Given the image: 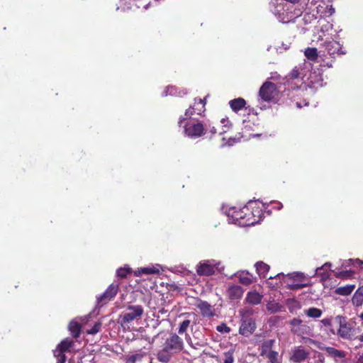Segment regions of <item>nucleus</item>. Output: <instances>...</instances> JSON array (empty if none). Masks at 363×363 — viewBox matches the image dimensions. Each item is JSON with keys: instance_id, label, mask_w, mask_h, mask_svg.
Instances as JSON below:
<instances>
[{"instance_id": "49", "label": "nucleus", "mask_w": 363, "mask_h": 363, "mask_svg": "<svg viewBox=\"0 0 363 363\" xmlns=\"http://www.w3.org/2000/svg\"><path fill=\"white\" fill-rule=\"evenodd\" d=\"M331 266H332V264L330 262H326L324 264H323L321 267H317L315 269V274H318V272L320 271V270H324L325 271V270L330 269Z\"/></svg>"}, {"instance_id": "58", "label": "nucleus", "mask_w": 363, "mask_h": 363, "mask_svg": "<svg viewBox=\"0 0 363 363\" xmlns=\"http://www.w3.org/2000/svg\"><path fill=\"white\" fill-rule=\"evenodd\" d=\"M282 46H283L284 50H285L289 48V45L288 44L282 43Z\"/></svg>"}, {"instance_id": "48", "label": "nucleus", "mask_w": 363, "mask_h": 363, "mask_svg": "<svg viewBox=\"0 0 363 363\" xmlns=\"http://www.w3.org/2000/svg\"><path fill=\"white\" fill-rule=\"evenodd\" d=\"M250 211H247V215L245 216V218H243V219H239V220H235L234 221H233V218L231 217H228V222L229 223H235V224H238L239 225V223L241 222V221H246L247 218L248 216H251L250 215Z\"/></svg>"}, {"instance_id": "15", "label": "nucleus", "mask_w": 363, "mask_h": 363, "mask_svg": "<svg viewBox=\"0 0 363 363\" xmlns=\"http://www.w3.org/2000/svg\"><path fill=\"white\" fill-rule=\"evenodd\" d=\"M195 306L199 309L201 315L204 317L210 318L216 314L213 306L206 301L199 300Z\"/></svg>"}, {"instance_id": "60", "label": "nucleus", "mask_w": 363, "mask_h": 363, "mask_svg": "<svg viewBox=\"0 0 363 363\" xmlns=\"http://www.w3.org/2000/svg\"><path fill=\"white\" fill-rule=\"evenodd\" d=\"M296 105L297 108H301L302 107V105H301V104L300 102H296Z\"/></svg>"}, {"instance_id": "52", "label": "nucleus", "mask_w": 363, "mask_h": 363, "mask_svg": "<svg viewBox=\"0 0 363 363\" xmlns=\"http://www.w3.org/2000/svg\"><path fill=\"white\" fill-rule=\"evenodd\" d=\"M186 341H187L188 344H189L191 347H193V348H194V349H197V348H198V347H197V346H202V345H201V344H199V343H196V345H194V344L192 343L191 340V338H190V337H189V336H188V337H186Z\"/></svg>"}, {"instance_id": "32", "label": "nucleus", "mask_w": 363, "mask_h": 363, "mask_svg": "<svg viewBox=\"0 0 363 363\" xmlns=\"http://www.w3.org/2000/svg\"><path fill=\"white\" fill-rule=\"evenodd\" d=\"M284 282L288 286V287L290 289H293V290L301 289L307 286L306 284H301L299 282L291 281L289 279H284Z\"/></svg>"}, {"instance_id": "24", "label": "nucleus", "mask_w": 363, "mask_h": 363, "mask_svg": "<svg viewBox=\"0 0 363 363\" xmlns=\"http://www.w3.org/2000/svg\"><path fill=\"white\" fill-rule=\"evenodd\" d=\"M274 340H267L264 341L260 346V354L265 357L267 354L272 352V347L274 344Z\"/></svg>"}, {"instance_id": "21", "label": "nucleus", "mask_w": 363, "mask_h": 363, "mask_svg": "<svg viewBox=\"0 0 363 363\" xmlns=\"http://www.w3.org/2000/svg\"><path fill=\"white\" fill-rule=\"evenodd\" d=\"M238 278L239 281L244 285H249L252 282V276L247 272H240L235 274Z\"/></svg>"}, {"instance_id": "30", "label": "nucleus", "mask_w": 363, "mask_h": 363, "mask_svg": "<svg viewBox=\"0 0 363 363\" xmlns=\"http://www.w3.org/2000/svg\"><path fill=\"white\" fill-rule=\"evenodd\" d=\"M69 329L71 333L72 334V335L74 337H77L79 336V335L80 333L81 325L78 322H77L75 320H72L69 324Z\"/></svg>"}, {"instance_id": "61", "label": "nucleus", "mask_w": 363, "mask_h": 363, "mask_svg": "<svg viewBox=\"0 0 363 363\" xmlns=\"http://www.w3.org/2000/svg\"><path fill=\"white\" fill-rule=\"evenodd\" d=\"M322 277L325 278V277H329V274L328 273H323V274H322Z\"/></svg>"}, {"instance_id": "55", "label": "nucleus", "mask_w": 363, "mask_h": 363, "mask_svg": "<svg viewBox=\"0 0 363 363\" xmlns=\"http://www.w3.org/2000/svg\"><path fill=\"white\" fill-rule=\"evenodd\" d=\"M239 140V139H235V138H229L228 143H227V145L228 146H231V145H233L235 143H237L238 141Z\"/></svg>"}, {"instance_id": "47", "label": "nucleus", "mask_w": 363, "mask_h": 363, "mask_svg": "<svg viewBox=\"0 0 363 363\" xmlns=\"http://www.w3.org/2000/svg\"><path fill=\"white\" fill-rule=\"evenodd\" d=\"M101 328V323H96L88 331L89 334L94 335L96 334Z\"/></svg>"}, {"instance_id": "40", "label": "nucleus", "mask_w": 363, "mask_h": 363, "mask_svg": "<svg viewBox=\"0 0 363 363\" xmlns=\"http://www.w3.org/2000/svg\"><path fill=\"white\" fill-rule=\"evenodd\" d=\"M204 126V134L209 132L212 135H214L216 133V128L212 125L208 121L205 122L203 124Z\"/></svg>"}, {"instance_id": "33", "label": "nucleus", "mask_w": 363, "mask_h": 363, "mask_svg": "<svg viewBox=\"0 0 363 363\" xmlns=\"http://www.w3.org/2000/svg\"><path fill=\"white\" fill-rule=\"evenodd\" d=\"M304 54L308 60L313 61L318 57V50L315 48H308L305 50Z\"/></svg>"}, {"instance_id": "12", "label": "nucleus", "mask_w": 363, "mask_h": 363, "mask_svg": "<svg viewBox=\"0 0 363 363\" xmlns=\"http://www.w3.org/2000/svg\"><path fill=\"white\" fill-rule=\"evenodd\" d=\"M311 69V64L304 61L303 63L296 66L289 74V77L292 79H303L307 72Z\"/></svg>"}, {"instance_id": "18", "label": "nucleus", "mask_w": 363, "mask_h": 363, "mask_svg": "<svg viewBox=\"0 0 363 363\" xmlns=\"http://www.w3.org/2000/svg\"><path fill=\"white\" fill-rule=\"evenodd\" d=\"M243 294V289L238 285H232L229 286L227 291V295L232 300L240 299Z\"/></svg>"}, {"instance_id": "17", "label": "nucleus", "mask_w": 363, "mask_h": 363, "mask_svg": "<svg viewBox=\"0 0 363 363\" xmlns=\"http://www.w3.org/2000/svg\"><path fill=\"white\" fill-rule=\"evenodd\" d=\"M309 352L301 347H296L291 351L290 360L296 363H303L306 361Z\"/></svg>"}, {"instance_id": "4", "label": "nucleus", "mask_w": 363, "mask_h": 363, "mask_svg": "<svg viewBox=\"0 0 363 363\" xmlns=\"http://www.w3.org/2000/svg\"><path fill=\"white\" fill-rule=\"evenodd\" d=\"M333 325L335 326V335L340 337L352 342L357 340L358 329L347 323L345 317L336 316L334 318Z\"/></svg>"}, {"instance_id": "41", "label": "nucleus", "mask_w": 363, "mask_h": 363, "mask_svg": "<svg viewBox=\"0 0 363 363\" xmlns=\"http://www.w3.org/2000/svg\"><path fill=\"white\" fill-rule=\"evenodd\" d=\"M190 323L191 322L189 320H184V321H182L179 325L178 333L179 334H183L184 333H185L187 328H189Z\"/></svg>"}, {"instance_id": "45", "label": "nucleus", "mask_w": 363, "mask_h": 363, "mask_svg": "<svg viewBox=\"0 0 363 363\" xmlns=\"http://www.w3.org/2000/svg\"><path fill=\"white\" fill-rule=\"evenodd\" d=\"M129 272H130V269L124 267V268H119L117 270L116 274H117L118 277L124 278L126 277L127 274H128Z\"/></svg>"}, {"instance_id": "64", "label": "nucleus", "mask_w": 363, "mask_h": 363, "mask_svg": "<svg viewBox=\"0 0 363 363\" xmlns=\"http://www.w3.org/2000/svg\"><path fill=\"white\" fill-rule=\"evenodd\" d=\"M277 276L278 277H281V276L284 277V275L283 274H278Z\"/></svg>"}, {"instance_id": "63", "label": "nucleus", "mask_w": 363, "mask_h": 363, "mask_svg": "<svg viewBox=\"0 0 363 363\" xmlns=\"http://www.w3.org/2000/svg\"><path fill=\"white\" fill-rule=\"evenodd\" d=\"M271 48H272V46H271V45H269V46L267 48V51H269Z\"/></svg>"}, {"instance_id": "43", "label": "nucleus", "mask_w": 363, "mask_h": 363, "mask_svg": "<svg viewBox=\"0 0 363 363\" xmlns=\"http://www.w3.org/2000/svg\"><path fill=\"white\" fill-rule=\"evenodd\" d=\"M353 274V271L346 270L336 272V277L338 278H347L351 277Z\"/></svg>"}, {"instance_id": "42", "label": "nucleus", "mask_w": 363, "mask_h": 363, "mask_svg": "<svg viewBox=\"0 0 363 363\" xmlns=\"http://www.w3.org/2000/svg\"><path fill=\"white\" fill-rule=\"evenodd\" d=\"M328 351L335 357L340 358L341 362H345V360L343 359V353L342 352H340L335 348H329Z\"/></svg>"}, {"instance_id": "7", "label": "nucleus", "mask_w": 363, "mask_h": 363, "mask_svg": "<svg viewBox=\"0 0 363 363\" xmlns=\"http://www.w3.org/2000/svg\"><path fill=\"white\" fill-rule=\"evenodd\" d=\"M143 314V308L140 305H133L127 307L121 315L122 325L129 323L135 320H138Z\"/></svg>"}, {"instance_id": "34", "label": "nucleus", "mask_w": 363, "mask_h": 363, "mask_svg": "<svg viewBox=\"0 0 363 363\" xmlns=\"http://www.w3.org/2000/svg\"><path fill=\"white\" fill-rule=\"evenodd\" d=\"M305 313L311 318H319L322 315V311L317 308H309L305 311Z\"/></svg>"}, {"instance_id": "39", "label": "nucleus", "mask_w": 363, "mask_h": 363, "mask_svg": "<svg viewBox=\"0 0 363 363\" xmlns=\"http://www.w3.org/2000/svg\"><path fill=\"white\" fill-rule=\"evenodd\" d=\"M321 323L325 326H330V332L332 333V334L335 335V326L333 325L334 318H325L321 320Z\"/></svg>"}, {"instance_id": "36", "label": "nucleus", "mask_w": 363, "mask_h": 363, "mask_svg": "<svg viewBox=\"0 0 363 363\" xmlns=\"http://www.w3.org/2000/svg\"><path fill=\"white\" fill-rule=\"evenodd\" d=\"M265 357L269 359L270 363H280L281 362V358L279 355V353L274 350L267 354Z\"/></svg>"}, {"instance_id": "10", "label": "nucleus", "mask_w": 363, "mask_h": 363, "mask_svg": "<svg viewBox=\"0 0 363 363\" xmlns=\"http://www.w3.org/2000/svg\"><path fill=\"white\" fill-rule=\"evenodd\" d=\"M74 342L68 338L62 340L53 351L54 356L57 358V363H65L66 357L65 352L68 351L73 345Z\"/></svg>"}, {"instance_id": "5", "label": "nucleus", "mask_w": 363, "mask_h": 363, "mask_svg": "<svg viewBox=\"0 0 363 363\" xmlns=\"http://www.w3.org/2000/svg\"><path fill=\"white\" fill-rule=\"evenodd\" d=\"M289 324L291 325V330L293 333L303 338L313 336V329L308 324L303 323L299 318H293L290 320Z\"/></svg>"}, {"instance_id": "23", "label": "nucleus", "mask_w": 363, "mask_h": 363, "mask_svg": "<svg viewBox=\"0 0 363 363\" xmlns=\"http://www.w3.org/2000/svg\"><path fill=\"white\" fill-rule=\"evenodd\" d=\"M352 304L355 306H361L363 304V286L358 288L352 298Z\"/></svg>"}, {"instance_id": "26", "label": "nucleus", "mask_w": 363, "mask_h": 363, "mask_svg": "<svg viewBox=\"0 0 363 363\" xmlns=\"http://www.w3.org/2000/svg\"><path fill=\"white\" fill-rule=\"evenodd\" d=\"M324 358L323 355L318 352H313L309 353L307 359L306 363H323Z\"/></svg>"}, {"instance_id": "8", "label": "nucleus", "mask_w": 363, "mask_h": 363, "mask_svg": "<svg viewBox=\"0 0 363 363\" xmlns=\"http://www.w3.org/2000/svg\"><path fill=\"white\" fill-rule=\"evenodd\" d=\"M205 105H206V99H195L194 103L192 106H190L188 108L184 114L185 117H182L179 119V124L182 125V121L186 120L187 118H191L194 114L201 115L202 113L205 111Z\"/></svg>"}, {"instance_id": "29", "label": "nucleus", "mask_w": 363, "mask_h": 363, "mask_svg": "<svg viewBox=\"0 0 363 363\" xmlns=\"http://www.w3.org/2000/svg\"><path fill=\"white\" fill-rule=\"evenodd\" d=\"M145 356V352H137L127 355L125 358V363H135L138 361H140Z\"/></svg>"}, {"instance_id": "25", "label": "nucleus", "mask_w": 363, "mask_h": 363, "mask_svg": "<svg viewBox=\"0 0 363 363\" xmlns=\"http://www.w3.org/2000/svg\"><path fill=\"white\" fill-rule=\"evenodd\" d=\"M160 270L155 267H147L138 268L135 271L134 274L135 276H140L142 274H153L159 273Z\"/></svg>"}, {"instance_id": "1", "label": "nucleus", "mask_w": 363, "mask_h": 363, "mask_svg": "<svg viewBox=\"0 0 363 363\" xmlns=\"http://www.w3.org/2000/svg\"><path fill=\"white\" fill-rule=\"evenodd\" d=\"M262 207L264 204H260L257 201H249L247 204L242 208L237 209L236 207H230L228 205H223L222 211L228 216L233 218V221L235 220L243 219L247 215V211H250L251 216H248L246 221H241L239 223L240 226H249L253 225L259 222L262 217Z\"/></svg>"}, {"instance_id": "54", "label": "nucleus", "mask_w": 363, "mask_h": 363, "mask_svg": "<svg viewBox=\"0 0 363 363\" xmlns=\"http://www.w3.org/2000/svg\"><path fill=\"white\" fill-rule=\"evenodd\" d=\"M272 204H274V207H273V208H276V209H277V210H280V209H281V208H282V207H283L282 203H280V202H278V201H274V202H272Z\"/></svg>"}, {"instance_id": "51", "label": "nucleus", "mask_w": 363, "mask_h": 363, "mask_svg": "<svg viewBox=\"0 0 363 363\" xmlns=\"http://www.w3.org/2000/svg\"><path fill=\"white\" fill-rule=\"evenodd\" d=\"M355 342H358V344L354 345L355 347H358L361 345V342H363V333L362 334L357 333V337Z\"/></svg>"}, {"instance_id": "31", "label": "nucleus", "mask_w": 363, "mask_h": 363, "mask_svg": "<svg viewBox=\"0 0 363 363\" xmlns=\"http://www.w3.org/2000/svg\"><path fill=\"white\" fill-rule=\"evenodd\" d=\"M306 278L305 275L303 273L300 272H294L291 274H288L284 279H289L291 281L300 282L304 280Z\"/></svg>"}, {"instance_id": "35", "label": "nucleus", "mask_w": 363, "mask_h": 363, "mask_svg": "<svg viewBox=\"0 0 363 363\" xmlns=\"http://www.w3.org/2000/svg\"><path fill=\"white\" fill-rule=\"evenodd\" d=\"M223 363H234V362H235L234 350H229L228 351L223 352Z\"/></svg>"}, {"instance_id": "6", "label": "nucleus", "mask_w": 363, "mask_h": 363, "mask_svg": "<svg viewBox=\"0 0 363 363\" xmlns=\"http://www.w3.org/2000/svg\"><path fill=\"white\" fill-rule=\"evenodd\" d=\"M219 266L220 262L213 259L201 261L196 266V272L199 276H210L214 274L215 269L219 272L223 269V267Z\"/></svg>"}, {"instance_id": "44", "label": "nucleus", "mask_w": 363, "mask_h": 363, "mask_svg": "<svg viewBox=\"0 0 363 363\" xmlns=\"http://www.w3.org/2000/svg\"><path fill=\"white\" fill-rule=\"evenodd\" d=\"M216 330L220 333H228L230 329L225 323H221L216 327Z\"/></svg>"}, {"instance_id": "16", "label": "nucleus", "mask_w": 363, "mask_h": 363, "mask_svg": "<svg viewBox=\"0 0 363 363\" xmlns=\"http://www.w3.org/2000/svg\"><path fill=\"white\" fill-rule=\"evenodd\" d=\"M118 289V285L111 284L106 291L97 298L98 303L104 304L106 301L112 299L116 295Z\"/></svg>"}, {"instance_id": "2", "label": "nucleus", "mask_w": 363, "mask_h": 363, "mask_svg": "<svg viewBox=\"0 0 363 363\" xmlns=\"http://www.w3.org/2000/svg\"><path fill=\"white\" fill-rule=\"evenodd\" d=\"M183 348L182 339L177 334H172L166 339L163 349L157 354V359L162 362L167 363L172 355L179 353Z\"/></svg>"}, {"instance_id": "27", "label": "nucleus", "mask_w": 363, "mask_h": 363, "mask_svg": "<svg viewBox=\"0 0 363 363\" xmlns=\"http://www.w3.org/2000/svg\"><path fill=\"white\" fill-rule=\"evenodd\" d=\"M355 288L354 284H347L343 286H340L335 289V293L341 296H347L350 294Z\"/></svg>"}, {"instance_id": "9", "label": "nucleus", "mask_w": 363, "mask_h": 363, "mask_svg": "<svg viewBox=\"0 0 363 363\" xmlns=\"http://www.w3.org/2000/svg\"><path fill=\"white\" fill-rule=\"evenodd\" d=\"M184 133L189 138L196 139L204 135V126L199 122H189L184 126Z\"/></svg>"}, {"instance_id": "37", "label": "nucleus", "mask_w": 363, "mask_h": 363, "mask_svg": "<svg viewBox=\"0 0 363 363\" xmlns=\"http://www.w3.org/2000/svg\"><path fill=\"white\" fill-rule=\"evenodd\" d=\"M174 96V95H179L182 96L181 92L177 91V88L173 86H169L166 88V89L163 91L162 96Z\"/></svg>"}, {"instance_id": "3", "label": "nucleus", "mask_w": 363, "mask_h": 363, "mask_svg": "<svg viewBox=\"0 0 363 363\" xmlns=\"http://www.w3.org/2000/svg\"><path fill=\"white\" fill-rule=\"evenodd\" d=\"M272 11L278 21L283 23L292 22L302 14L301 9L294 4L284 2L277 4Z\"/></svg>"}, {"instance_id": "38", "label": "nucleus", "mask_w": 363, "mask_h": 363, "mask_svg": "<svg viewBox=\"0 0 363 363\" xmlns=\"http://www.w3.org/2000/svg\"><path fill=\"white\" fill-rule=\"evenodd\" d=\"M333 29V25L330 23H326L325 25H323L321 27V29L320 30L319 36H318V40L323 41V38L325 36V33L328 32Z\"/></svg>"}, {"instance_id": "28", "label": "nucleus", "mask_w": 363, "mask_h": 363, "mask_svg": "<svg viewBox=\"0 0 363 363\" xmlns=\"http://www.w3.org/2000/svg\"><path fill=\"white\" fill-rule=\"evenodd\" d=\"M284 308V306L278 302L272 301L267 303V309L272 313L281 311Z\"/></svg>"}, {"instance_id": "14", "label": "nucleus", "mask_w": 363, "mask_h": 363, "mask_svg": "<svg viewBox=\"0 0 363 363\" xmlns=\"http://www.w3.org/2000/svg\"><path fill=\"white\" fill-rule=\"evenodd\" d=\"M255 329L256 325L253 318L249 317H242L241 325L239 329L240 334L245 337H248L255 330Z\"/></svg>"}, {"instance_id": "46", "label": "nucleus", "mask_w": 363, "mask_h": 363, "mask_svg": "<svg viewBox=\"0 0 363 363\" xmlns=\"http://www.w3.org/2000/svg\"><path fill=\"white\" fill-rule=\"evenodd\" d=\"M220 123L223 124L222 130L219 133L221 135V134H223V133H225V132H227L228 130V129H229V126H228L229 121L227 119L223 118L220 121Z\"/></svg>"}, {"instance_id": "13", "label": "nucleus", "mask_w": 363, "mask_h": 363, "mask_svg": "<svg viewBox=\"0 0 363 363\" xmlns=\"http://www.w3.org/2000/svg\"><path fill=\"white\" fill-rule=\"evenodd\" d=\"M321 45H323V48H324V50H320V53L323 52V55H325V52L330 56H333L335 54H345V52L342 51L341 45L337 41L326 40L323 43H322Z\"/></svg>"}, {"instance_id": "53", "label": "nucleus", "mask_w": 363, "mask_h": 363, "mask_svg": "<svg viewBox=\"0 0 363 363\" xmlns=\"http://www.w3.org/2000/svg\"><path fill=\"white\" fill-rule=\"evenodd\" d=\"M186 341H187L188 344H189L191 347H193V348H194V349H197V348H198V347H197V346H202V345H201V344H199V343H196V345H194V344L192 343L191 340V338H190V337H189V336H188V337H186Z\"/></svg>"}, {"instance_id": "19", "label": "nucleus", "mask_w": 363, "mask_h": 363, "mask_svg": "<svg viewBox=\"0 0 363 363\" xmlns=\"http://www.w3.org/2000/svg\"><path fill=\"white\" fill-rule=\"evenodd\" d=\"M262 296L256 291H251L247 294L245 300L246 301L252 305H257L261 303Z\"/></svg>"}, {"instance_id": "62", "label": "nucleus", "mask_w": 363, "mask_h": 363, "mask_svg": "<svg viewBox=\"0 0 363 363\" xmlns=\"http://www.w3.org/2000/svg\"><path fill=\"white\" fill-rule=\"evenodd\" d=\"M359 317L363 320V312L359 314Z\"/></svg>"}, {"instance_id": "11", "label": "nucleus", "mask_w": 363, "mask_h": 363, "mask_svg": "<svg viewBox=\"0 0 363 363\" xmlns=\"http://www.w3.org/2000/svg\"><path fill=\"white\" fill-rule=\"evenodd\" d=\"M277 94L276 85L270 82H264L259 89V96L264 101H269Z\"/></svg>"}, {"instance_id": "22", "label": "nucleus", "mask_w": 363, "mask_h": 363, "mask_svg": "<svg viewBox=\"0 0 363 363\" xmlns=\"http://www.w3.org/2000/svg\"><path fill=\"white\" fill-rule=\"evenodd\" d=\"M255 267H256V270L257 274L261 278H266L267 274L269 270V266L265 264L263 262H257Z\"/></svg>"}, {"instance_id": "57", "label": "nucleus", "mask_w": 363, "mask_h": 363, "mask_svg": "<svg viewBox=\"0 0 363 363\" xmlns=\"http://www.w3.org/2000/svg\"><path fill=\"white\" fill-rule=\"evenodd\" d=\"M328 13L329 15H332L335 13V9L332 6L329 8Z\"/></svg>"}, {"instance_id": "20", "label": "nucleus", "mask_w": 363, "mask_h": 363, "mask_svg": "<svg viewBox=\"0 0 363 363\" xmlns=\"http://www.w3.org/2000/svg\"><path fill=\"white\" fill-rule=\"evenodd\" d=\"M246 101L242 98H237L229 101V105L231 109L237 113L245 107Z\"/></svg>"}, {"instance_id": "50", "label": "nucleus", "mask_w": 363, "mask_h": 363, "mask_svg": "<svg viewBox=\"0 0 363 363\" xmlns=\"http://www.w3.org/2000/svg\"><path fill=\"white\" fill-rule=\"evenodd\" d=\"M354 259H349L347 260L343 261L342 263V267H347L350 265H354Z\"/></svg>"}, {"instance_id": "56", "label": "nucleus", "mask_w": 363, "mask_h": 363, "mask_svg": "<svg viewBox=\"0 0 363 363\" xmlns=\"http://www.w3.org/2000/svg\"><path fill=\"white\" fill-rule=\"evenodd\" d=\"M354 266H362L363 265V260L359 259H354Z\"/></svg>"}, {"instance_id": "59", "label": "nucleus", "mask_w": 363, "mask_h": 363, "mask_svg": "<svg viewBox=\"0 0 363 363\" xmlns=\"http://www.w3.org/2000/svg\"><path fill=\"white\" fill-rule=\"evenodd\" d=\"M357 363H363V355L359 357V359H358Z\"/></svg>"}]
</instances>
